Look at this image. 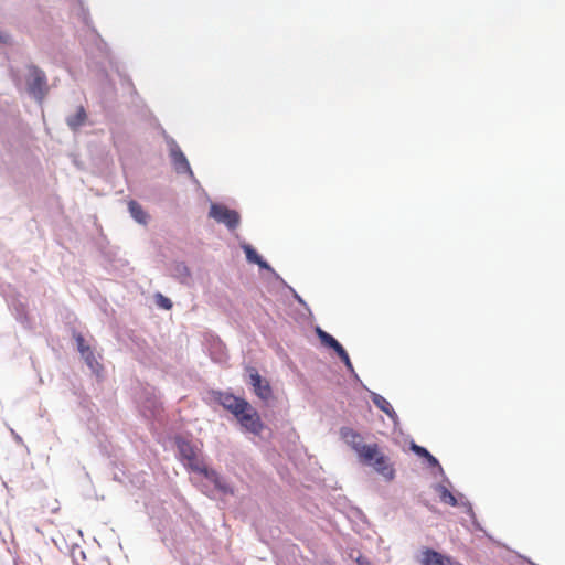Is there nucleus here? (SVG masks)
Wrapping results in <instances>:
<instances>
[{
  "label": "nucleus",
  "mask_w": 565,
  "mask_h": 565,
  "mask_svg": "<svg viewBox=\"0 0 565 565\" xmlns=\"http://www.w3.org/2000/svg\"><path fill=\"white\" fill-rule=\"evenodd\" d=\"M340 436L355 452L360 463L372 468L386 482L395 479L396 470L394 462L383 452L379 444H364L362 435L351 427H342Z\"/></svg>",
  "instance_id": "obj_1"
},
{
  "label": "nucleus",
  "mask_w": 565,
  "mask_h": 565,
  "mask_svg": "<svg viewBox=\"0 0 565 565\" xmlns=\"http://www.w3.org/2000/svg\"><path fill=\"white\" fill-rule=\"evenodd\" d=\"M243 413L235 416L242 428L250 434L259 435L264 429V424L258 412L247 403L243 407Z\"/></svg>",
  "instance_id": "obj_2"
},
{
  "label": "nucleus",
  "mask_w": 565,
  "mask_h": 565,
  "mask_svg": "<svg viewBox=\"0 0 565 565\" xmlns=\"http://www.w3.org/2000/svg\"><path fill=\"white\" fill-rule=\"evenodd\" d=\"M185 466L189 469H191L195 472H199V473L203 475L205 478H207L209 480H211L215 484V487L217 489H220L221 491H223L225 493L226 492L232 493V490L226 484H223L221 482V478H220L218 473L213 469H209L206 467V465L204 463V461L199 458L198 454L194 455L191 459L185 460Z\"/></svg>",
  "instance_id": "obj_3"
},
{
  "label": "nucleus",
  "mask_w": 565,
  "mask_h": 565,
  "mask_svg": "<svg viewBox=\"0 0 565 565\" xmlns=\"http://www.w3.org/2000/svg\"><path fill=\"white\" fill-rule=\"evenodd\" d=\"M209 215L218 223L225 224L230 230H235L239 224V214L225 205L212 204Z\"/></svg>",
  "instance_id": "obj_4"
},
{
  "label": "nucleus",
  "mask_w": 565,
  "mask_h": 565,
  "mask_svg": "<svg viewBox=\"0 0 565 565\" xmlns=\"http://www.w3.org/2000/svg\"><path fill=\"white\" fill-rule=\"evenodd\" d=\"M28 89L38 100H42L47 93L45 75L36 67L30 70Z\"/></svg>",
  "instance_id": "obj_5"
},
{
  "label": "nucleus",
  "mask_w": 565,
  "mask_h": 565,
  "mask_svg": "<svg viewBox=\"0 0 565 565\" xmlns=\"http://www.w3.org/2000/svg\"><path fill=\"white\" fill-rule=\"evenodd\" d=\"M249 373V384L253 386L254 393L263 401H268L273 396L269 383L264 380L255 367L247 369Z\"/></svg>",
  "instance_id": "obj_6"
},
{
  "label": "nucleus",
  "mask_w": 565,
  "mask_h": 565,
  "mask_svg": "<svg viewBox=\"0 0 565 565\" xmlns=\"http://www.w3.org/2000/svg\"><path fill=\"white\" fill-rule=\"evenodd\" d=\"M422 565H462L451 556L443 555L433 548H424L419 559Z\"/></svg>",
  "instance_id": "obj_7"
},
{
  "label": "nucleus",
  "mask_w": 565,
  "mask_h": 565,
  "mask_svg": "<svg viewBox=\"0 0 565 565\" xmlns=\"http://www.w3.org/2000/svg\"><path fill=\"white\" fill-rule=\"evenodd\" d=\"M217 401L225 409L231 412L234 416H238V414L243 413V407H245L246 404L248 403L246 399L239 398L230 393H220Z\"/></svg>",
  "instance_id": "obj_8"
},
{
  "label": "nucleus",
  "mask_w": 565,
  "mask_h": 565,
  "mask_svg": "<svg viewBox=\"0 0 565 565\" xmlns=\"http://www.w3.org/2000/svg\"><path fill=\"white\" fill-rule=\"evenodd\" d=\"M170 156L178 173H189L190 175H193L190 163L178 145L173 143L170 148Z\"/></svg>",
  "instance_id": "obj_9"
},
{
  "label": "nucleus",
  "mask_w": 565,
  "mask_h": 565,
  "mask_svg": "<svg viewBox=\"0 0 565 565\" xmlns=\"http://www.w3.org/2000/svg\"><path fill=\"white\" fill-rule=\"evenodd\" d=\"M75 340L77 343V349L81 352L83 359L90 369L95 370V367L98 366L99 364L94 355L93 350L90 349L89 345L85 343V339L82 334H76Z\"/></svg>",
  "instance_id": "obj_10"
},
{
  "label": "nucleus",
  "mask_w": 565,
  "mask_h": 565,
  "mask_svg": "<svg viewBox=\"0 0 565 565\" xmlns=\"http://www.w3.org/2000/svg\"><path fill=\"white\" fill-rule=\"evenodd\" d=\"M128 210L131 217L139 224L146 225L148 223L149 215L137 201L130 200L128 202Z\"/></svg>",
  "instance_id": "obj_11"
},
{
  "label": "nucleus",
  "mask_w": 565,
  "mask_h": 565,
  "mask_svg": "<svg viewBox=\"0 0 565 565\" xmlns=\"http://www.w3.org/2000/svg\"><path fill=\"white\" fill-rule=\"evenodd\" d=\"M371 397H372V402L374 403V405L377 408H380L382 412H384L391 419H393V420L397 419L396 412L394 411V408L392 407V405L385 397H383L382 395L376 394V393H373Z\"/></svg>",
  "instance_id": "obj_12"
},
{
  "label": "nucleus",
  "mask_w": 565,
  "mask_h": 565,
  "mask_svg": "<svg viewBox=\"0 0 565 565\" xmlns=\"http://www.w3.org/2000/svg\"><path fill=\"white\" fill-rule=\"evenodd\" d=\"M86 119V110L83 106H79L74 115L67 117L66 121L72 130H77L81 126L85 124Z\"/></svg>",
  "instance_id": "obj_13"
},
{
  "label": "nucleus",
  "mask_w": 565,
  "mask_h": 565,
  "mask_svg": "<svg viewBox=\"0 0 565 565\" xmlns=\"http://www.w3.org/2000/svg\"><path fill=\"white\" fill-rule=\"evenodd\" d=\"M177 446L182 459L185 461L196 455L195 447L188 440L179 439Z\"/></svg>",
  "instance_id": "obj_14"
},
{
  "label": "nucleus",
  "mask_w": 565,
  "mask_h": 565,
  "mask_svg": "<svg viewBox=\"0 0 565 565\" xmlns=\"http://www.w3.org/2000/svg\"><path fill=\"white\" fill-rule=\"evenodd\" d=\"M412 450L419 457L425 458L430 467H439L438 460L426 448L413 444Z\"/></svg>",
  "instance_id": "obj_15"
},
{
  "label": "nucleus",
  "mask_w": 565,
  "mask_h": 565,
  "mask_svg": "<svg viewBox=\"0 0 565 565\" xmlns=\"http://www.w3.org/2000/svg\"><path fill=\"white\" fill-rule=\"evenodd\" d=\"M318 337L322 344L326 347L332 348L335 352L342 348V345L328 332L318 329L317 330Z\"/></svg>",
  "instance_id": "obj_16"
},
{
  "label": "nucleus",
  "mask_w": 565,
  "mask_h": 565,
  "mask_svg": "<svg viewBox=\"0 0 565 565\" xmlns=\"http://www.w3.org/2000/svg\"><path fill=\"white\" fill-rule=\"evenodd\" d=\"M440 500L444 503L455 507L457 504V499L455 495L444 486H439L438 488Z\"/></svg>",
  "instance_id": "obj_17"
},
{
  "label": "nucleus",
  "mask_w": 565,
  "mask_h": 565,
  "mask_svg": "<svg viewBox=\"0 0 565 565\" xmlns=\"http://www.w3.org/2000/svg\"><path fill=\"white\" fill-rule=\"evenodd\" d=\"M245 254H246L248 262L258 264L260 267H267V264L265 262H263L262 257L250 246L245 247Z\"/></svg>",
  "instance_id": "obj_18"
},
{
  "label": "nucleus",
  "mask_w": 565,
  "mask_h": 565,
  "mask_svg": "<svg viewBox=\"0 0 565 565\" xmlns=\"http://www.w3.org/2000/svg\"><path fill=\"white\" fill-rule=\"evenodd\" d=\"M156 303L166 310H169L172 308V302L169 298L164 297L162 294L156 295Z\"/></svg>",
  "instance_id": "obj_19"
},
{
  "label": "nucleus",
  "mask_w": 565,
  "mask_h": 565,
  "mask_svg": "<svg viewBox=\"0 0 565 565\" xmlns=\"http://www.w3.org/2000/svg\"><path fill=\"white\" fill-rule=\"evenodd\" d=\"M337 354L339 355V358L341 359V361L345 364V366L349 369V370H353V366H352V363H351V360L349 358V354L348 352L344 350V348L342 347L340 350L337 351Z\"/></svg>",
  "instance_id": "obj_20"
},
{
  "label": "nucleus",
  "mask_w": 565,
  "mask_h": 565,
  "mask_svg": "<svg viewBox=\"0 0 565 565\" xmlns=\"http://www.w3.org/2000/svg\"><path fill=\"white\" fill-rule=\"evenodd\" d=\"M178 268L181 275H184L185 277L190 276V270L185 265H179Z\"/></svg>",
  "instance_id": "obj_21"
}]
</instances>
